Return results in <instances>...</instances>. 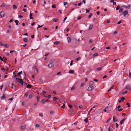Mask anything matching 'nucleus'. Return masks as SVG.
<instances>
[{
	"mask_svg": "<svg viewBox=\"0 0 131 131\" xmlns=\"http://www.w3.org/2000/svg\"><path fill=\"white\" fill-rule=\"evenodd\" d=\"M16 80L18 81V82L19 83H20L21 84L23 85V80L21 79H19L18 78H16Z\"/></svg>",
	"mask_w": 131,
	"mask_h": 131,
	"instance_id": "nucleus-1",
	"label": "nucleus"
},
{
	"mask_svg": "<svg viewBox=\"0 0 131 131\" xmlns=\"http://www.w3.org/2000/svg\"><path fill=\"white\" fill-rule=\"evenodd\" d=\"M94 87L92 86H89L88 87L87 90L88 91H90L93 89Z\"/></svg>",
	"mask_w": 131,
	"mask_h": 131,
	"instance_id": "nucleus-2",
	"label": "nucleus"
},
{
	"mask_svg": "<svg viewBox=\"0 0 131 131\" xmlns=\"http://www.w3.org/2000/svg\"><path fill=\"white\" fill-rule=\"evenodd\" d=\"M48 66L50 68H51L53 66V63L51 62H50L49 64H48Z\"/></svg>",
	"mask_w": 131,
	"mask_h": 131,
	"instance_id": "nucleus-3",
	"label": "nucleus"
},
{
	"mask_svg": "<svg viewBox=\"0 0 131 131\" xmlns=\"http://www.w3.org/2000/svg\"><path fill=\"white\" fill-rule=\"evenodd\" d=\"M125 88L129 90H130L131 89V86L129 85H127L126 86Z\"/></svg>",
	"mask_w": 131,
	"mask_h": 131,
	"instance_id": "nucleus-4",
	"label": "nucleus"
},
{
	"mask_svg": "<svg viewBox=\"0 0 131 131\" xmlns=\"http://www.w3.org/2000/svg\"><path fill=\"white\" fill-rule=\"evenodd\" d=\"M128 14V11L127 10L125 11L123 13V14L124 15V16H125L126 15H127Z\"/></svg>",
	"mask_w": 131,
	"mask_h": 131,
	"instance_id": "nucleus-5",
	"label": "nucleus"
},
{
	"mask_svg": "<svg viewBox=\"0 0 131 131\" xmlns=\"http://www.w3.org/2000/svg\"><path fill=\"white\" fill-rule=\"evenodd\" d=\"M123 7H124L126 9H129L130 7V5H128V6L126 5H124L123 6Z\"/></svg>",
	"mask_w": 131,
	"mask_h": 131,
	"instance_id": "nucleus-6",
	"label": "nucleus"
},
{
	"mask_svg": "<svg viewBox=\"0 0 131 131\" xmlns=\"http://www.w3.org/2000/svg\"><path fill=\"white\" fill-rule=\"evenodd\" d=\"M4 13L3 11L2 12L0 13V15L1 17H3L4 16Z\"/></svg>",
	"mask_w": 131,
	"mask_h": 131,
	"instance_id": "nucleus-7",
	"label": "nucleus"
},
{
	"mask_svg": "<svg viewBox=\"0 0 131 131\" xmlns=\"http://www.w3.org/2000/svg\"><path fill=\"white\" fill-rule=\"evenodd\" d=\"M93 25L92 24H91L90 26L89 30H91L93 27Z\"/></svg>",
	"mask_w": 131,
	"mask_h": 131,
	"instance_id": "nucleus-8",
	"label": "nucleus"
},
{
	"mask_svg": "<svg viewBox=\"0 0 131 131\" xmlns=\"http://www.w3.org/2000/svg\"><path fill=\"white\" fill-rule=\"evenodd\" d=\"M67 40L68 43H70L71 41V39L69 37H68L67 38Z\"/></svg>",
	"mask_w": 131,
	"mask_h": 131,
	"instance_id": "nucleus-9",
	"label": "nucleus"
},
{
	"mask_svg": "<svg viewBox=\"0 0 131 131\" xmlns=\"http://www.w3.org/2000/svg\"><path fill=\"white\" fill-rule=\"evenodd\" d=\"M69 73L70 74H73L74 73V71L73 70H70L69 71Z\"/></svg>",
	"mask_w": 131,
	"mask_h": 131,
	"instance_id": "nucleus-10",
	"label": "nucleus"
},
{
	"mask_svg": "<svg viewBox=\"0 0 131 131\" xmlns=\"http://www.w3.org/2000/svg\"><path fill=\"white\" fill-rule=\"evenodd\" d=\"M126 119V118H125L123 119L120 122V124H124V121Z\"/></svg>",
	"mask_w": 131,
	"mask_h": 131,
	"instance_id": "nucleus-11",
	"label": "nucleus"
},
{
	"mask_svg": "<svg viewBox=\"0 0 131 131\" xmlns=\"http://www.w3.org/2000/svg\"><path fill=\"white\" fill-rule=\"evenodd\" d=\"M117 120H116V119L115 118V116H114L113 117V122H117Z\"/></svg>",
	"mask_w": 131,
	"mask_h": 131,
	"instance_id": "nucleus-12",
	"label": "nucleus"
},
{
	"mask_svg": "<svg viewBox=\"0 0 131 131\" xmlns=\"http://www.w3.org/2000/svg\"><path fill=\"white\" fill-rule=\"evenodd\" d=\"M123 8H121L119 9V13H122L123 12Z\"/></svg>",
	"mask_w": 131,
	"mask_h": 131,
	"instance_id": "nucleus-13",
	"label": "nucleus"
},
{
	"mask_svg": "<svg viewBox=\"0 0 131 131\" xmlns=\"http://www.w3.org/2000/svg\"><path fill=\"white\" fill-rule=\"evenodd\" d=\"M94 82L92 81H91L89 83V86H92V85L93 84Z\"/></svg>",
	"mask_w": 131,
	"mask_h": 131,
	"instance_id": "nucleus-14",
	"label": "nucleus"
},
{
	"mask_svg": "<svg viewBox=\"0 0 131 131\" xmlns=\"http://www.w3.org/2000/svg\"><path fill=\"white\" fill-rule=\"evenodd\" d=\"M12 86L11 87V88H16V85H15L13 83H12Z\"/></svg>",
	"mask_w": 131,
	"mask_h": 131,
	"instance_id": "nucleus-15",
	"label": "nucleus"
},
{
	"mask_svg": "<svg viewBox=\"0 0 131 131\" xmlns=\"http://www.w3.org/2000/svg\"><path fill=\"white\" fill-rule=\"evenodd\" d=\"M23 41L24 42H28V40H27V39L26 38H24L23 39Z\"/></svg>",
	"mask_w": 131,
	"mask_h": 131,
	"instance_id": "nucleus-16",
	"label": "nucleus"
},
{
	"mask_svg": "<svg viewBox=\"0 0 131 131\" xmlns=\"http://www.w3.org/2000/svg\"><path fill=\"white\" fill-rule=\"evenodd\" d=\"M32 86L31 85L28 84L27 86V88H30L32 87Z\"/></svg>",
	"mask_w": 131,
	"mask_h": 131,
	"instance_id": "nucleus-17",
	"label": "nucleus"
},
{
	"mask_svg": "<svg viewBox=\"0 0 131 131\" xmlns=\"http://www.w3.org/2000/svg\"><path fill=\"white\" fill-rule=\"evenodd\" d=\"M5 98V97L4 94H3V96L1 97V100H4Z\"/></svg>",
	"mask_w": 131,
	"mask_h": 131,
	"instance_id": "nucleus-18",
	"label": "nucleus"
},
{
	"mask_svg": "<svg viewBox=\"0 0 131 131\" xmlns=\"http://www.w3.org/2000/svg\"><path fill=\"white\" fill-rule=\"evenodd\" d=\"M15 23H16V25H18V24L19 23V21L18 20H16L14 21Z\"/></svg>",
	"mask_w": 131,
	"mask_h": 131,
	"instance_id": "nucleus-19",
	"label": "nucleus"
},
{
	"mask_svg": "<svg viewBox=\"0 0 131 131\" xmlns=\"http://www.w3.org/2000/svg\"><path fill=\"white\" fill-rule=\"evenodd\" d=\"M84 121L86 123H88V118H87L85 119H84Z\"/></svg>",
	"mask_w": 131,
	"mask_h": 131,
	"instance_id": "nucleus-20",
	"label": "nucleus"
},
{
	"mask_svg": "<svg viewBox=\"0 0 131 131\" xmlns=\"http://www.w3.org/2000/svg\"><path fill=\"white\" fill-rule=\"evenodd\" d=\"M32 14L31 13H30L29 14V18L31 19H33V18L32 17Z\"/></svg>",
	"mask_w": 131,
	"mask_h": 131,
	"instance_id": "nucleus-21",
	"label": "nucleus"
},
{
	"mask_svg": "<svg viewBox=\"0 0 131 131\" xmlns=\"http://www.w3.org/2000/svg\"><path fill=\"white\" fill-rule=\"evenodd\" d=\"M45 102V100L44 99H42L41 101V102L43 104H44Z\"/></svg>",
	"mask_w": 131,
	"mask_h": 131,
	"instance_id": "nucleus-22",
	"label": "nucleus"
},
{
	"mask_svg": "<svg viewBox=\"0 0 131 131\" xmlns=\"http://www.w3.org/2000/svg\"><path fill=\"white\" fill-rule=\"evenodd\" d=\"M98 53H95L93 55V57H96V56H98Z\"/></svg>",
	"mask_w": 131,
	"mask_h": 131,
	"instance_id": "nucleus-23",
	"label": "nucleus"
},
{
	"mask_svg": "<svg viewBox=\"0 0 131 131\" xmlns=\"http://www.w3.org/2000/svg\"><path fill=\"white\" fill-rule=\"evenodd\" d=\"M120 6L119 5H118L117 6L116 9L117 10H118L119 9H120Z\"/></svg>",
	"mask_w": 131,
	"mask_h": 131,
	"instance_id": "nucleus-24",
	"label": "nucleus"
},
{
	"mask_svg": "<svg viewBox=\"0 0 131 131\" xmlns=\"http://www.w3.org/2000/svg\"><path fill=\"white\" fill-rule=\"evenodd\" d=\"M2 59H3V60H4V62H6V60H7V59L5 57H3V58Z\"/></svg>",
	"mask_w": 131,
	"mask_h": 131,
	"instance_id": "nucleus-25",
	"label": "nucleus"
},
{
	"mask_svg": "<svg viewBox=\"0 0 131 131\" xmlns=\"http://www.w3.org/2000/svg\"><path fill=\"white\" fill-rule=\"evenodd\" d=\"M108 131H113V130L111 128L109 127L108 129Z\"/></svg>",
	"mask_w": 131,
	"mask_h": 131,
	"instance_id": "nucleus-26",
	"label": "nucleus"
},
{
	"mask_svg": "<svg viewBox=\"0 0 131 131\" xmlns=\"http://www.w3.org/2000/svg\"><path fill=\"white\" fill-rule=\"evenodd\" d=\"M59 43V42L57 41H56L54 42V44L56 45H58Z\"/></svg>",
	"mask_w": 131,
	"mask_h": 131,
	"instance_id": "nucleus-27",
	"label": "nucleus"
},
{
	"mask_svg": "<svg viewBox=\"0 0 131 131\" xmlns=\"http://www.w3.org/2000/svg\"><path fill=\"white\" fill-rule=\"evenodd\" d=\"M22 74V71L19 72L17 74V75H20V74Z\"/></svg>",
	"mask_w": 131,
	"mask_h": 131,
	"instance_id": "nucleus-28",
	"label": "nucleus"
},
{
	"mask_svg": "<svg viewBox=\"0 0 131 131\" xmlns=\"http://www.w3.org/2000/svg\"><path fill=\"white\" fill-rule=\"evenodd\" d=\"M108 109V107H107L105 109H104L103 111H104V112H105L107 111V109Z\"/></svg>",
	"mask_w": 131,
	"mask_h": 131,
	"instance_id": "nucleus-29",
	"label": "nucleus"
},
{
	"mask_svg": "<svg viewBox=\"0 0 131 131\" xmlns=\"http://www.w3.org/2000/svg\"><path fill=\"white\" fill-rule=\"evenodd\" d=\"M28 94V92H26L24 94V96H25L26 97L27 96Z\"/></svg>",
	"mask_w": 131,
	"mask_h": 131,
	"instance_id": "nucleus-30",
	"label": "nucleus"
},
{
	"mask_svg": "<svg viewBox=\"0 0 131 131\" xmlns=\"http://www.w3.org/2000/svg\"><path fill=\"white\" fill-rule=\"evenodd\" d=\"M43 26V25H42L41 26H40V25H38V27H37V30H38V28H40V27Z\"/></svg>",
	"mask_w": 131,
	"mask_h": 131,
	"instance_id": "nucleus-31",
	"label": "nucleus"
},
{
	"mask_svg": "<svg viewBox=\"0 0 131 131\" xmlns=\"http://www.w3.org/2000/svg\"><path fill=\"white\" fill-rule=\"evenodd\" d=\"M36 97L37 99V101L38 102L40 99V97L39 96H37Z\"/></svg>",
	"mask_w": 131,
	"mask_h": 131,
	"instance_id": "nucleus-32",
	"label": "nucleus"
},
{
	"mask_svg": "<svg viewBox=\"0 0 131 131\" xmlns=\"http://www.w3.org/2000/svg\"><path fill=\"white\" fill-rule=\"evenodd\" d=\"M4 46L6 48H8L9 47V46L8 45L6 44L4 45Z\"/></svg>",
	"mask_w": 131,
	"mask_h": 131,
	"instance_id": "nucleus-33",
	"label": "nucleus"
},
{
	"mask_svg": "<svg viewBox=\"0 0 131 131\" xmlns=\"http://www.w3.org/2000/svg\"><path fill=\"white\" fill-rule=\"evenodd\" d=\"M58 19L57 18H54L53 20V21L54 22H56L58 21Z\"/></svg>",
	"mask_w": 131,
	"mask_h": 131,
	"instance_id": "nucleus-34",
	"label": "nucleus"
},
{
	"mask_svg": "<svg viewBox=\"0 0 131 131\" xmlns=\"http://www.w3.org/2000/svg\"><path fill=\"white\" fill-rule=\"evenodd\" d=\"M102 68L101 67L97 69L96 70L97 71H100L102 69Z\"/></svg>",
	"mask_w": 131,
	"mask_h": 131,
	"instance_id": "nucleus-35",
	"label": "nucleus"
},
{
	"mask_svg": "<svg viewBox=\"0 0 131 131\" xmlns=\"http://www.w3.org/2000/svg\"><path fill=\"white\" fill-rule=\"evenodd\" d=\"M5 6V4L4 3L2 4L1 5V7H4Z\"/></svg>",
	"mask_w": 131,
	"mask_h": 131,
	"instance_id": "nucleus-36",
	"label": "nucleus"
},
{
	"mask_svg": "<svg viewBox=\"0 0 131 131\" xmlns=\"http://www.w3.org/2000/svg\"><path fill=\"white\" fill-rule=\"evenodd\" d=\"M125 98L123 97H122L121 98V100H122V101H124L125 100Z\"/></svg>",
	"mask_w": 131,
	"mask_h": 131,
	"instance_id": "nucleus-37",
	"label": "nucleus"
},
{
	"mask_svg": "<svg viewBox=\"0 0 131 131\" xmlns=\"http://www.w3.org/2000/svg\"><path fill=\"white\" fill-rule=\"evenodd\" d=\"M53 113H54V111H53L51 110V111H50V114H53Z\"/></svg>",
	"mask_w": 131,
	"mask_h": 131,
	"instance_id": "nucleus-38",
	"label": "nucleus"
},
{
	"mask_svg": "<svg viewBox=\"0 0 131 131\" xmlns=\"http://www.w3.org/2000/svg\"><path fill=\"white\" fill-rule=\"evenodd\" d=\"M52 7L53 8H56V5H55L54 4L52 5Z\"/></svg>",
	"mask_w": 131,
	"mask_h": 131,
	"instance_id": "nucleus-39",
	"label": "nucleus"
},
{
	"mask_svg": "<svg viewBox=\"0 0 131 131\" xmlns=\"http://www.w3.org/2000/svg\"><path fill=\"white\" fill-rule=\"evenodd\" d=\"M113 86H112V87L110 89H109L108 90V92H110L112 89H113Z\"/></svg>",
	"mask_w": 131,
	"mask_h": 131,
	"instance_id": "nucleus-40",
	"label": "nucleus"
},
{
	"mask_svg": "<svg viewBox=\"0 0 131 131\" xmlns=\"http://www.w3.org/2000/svg\"><path fill=\"white\" fill-rule=\"evenodd\" d=\"M13 7L14 9H15L17 8L16 6L14 5H13Z\"/></svg>",
	"mask_w": 131,
	"mask_h": 131,
	"instance_id": "nucleus-41",
	"label": "nucleus"
},
{
	"mask_svg": "<svg viewBox=\"0 0 131 131\" xmlns=\"http://www.w3.org/2000/svg\"><path fill=\"white\" fill-rule=\"evenodd\" d=\"M57 99V98L56 97H54L53 98V101H55Z\"/></svg>",
	"mask_w": 131,
	"mask_h": 131,
	"instance_id": "nucleus-42",
	"label": "nucleus"
},
{
	"mask_svg": "<svg viewBox=\"0 0 131 131\" xmlns=\"http://www.w3.org/2000/svg\"><path fill=\"white\" fill-rule=\"evenodd\" d=\"M54 61V59H52L51 60L50 62H52V63H53V62Z\"/></svg>",
	"mask_w": 131,
	"mask_h": 131,
	"instance_id": "nucleus-43",
	"label": "nucleus"
},
{
	"mask_svg": "<svg viewBox=\"0 0 131 131\" xmlns=\"http://www.w3.org/2000/svg\"><path fill=\"white\" fill-rule=\"evenodd\" d=\"M127 105L128 107H130V104L129 103H127Z\"/></svg>",
	"mask_w": 131,
	"mask_h": 131,
	"instance_id": "nucleus-44",
	"label": "nucleus"
},
{
	"mask_svg": "<svg viewBox=\"0 0 131 131\" xmlns=\"http://www.w3.org/2000/svg\"><path fill=\"white\" fill-rule=\"evenodd\" d=\"M25 127L24 126H21V129L23 130L24 129Z\"/></svg>",
	"mask_w": 131,
	"mask_h": 131,
	"instance_id": "nucleus-45",
	"label": "nucleus"
},
{
	"mask_svg": "<svg viewBox=\"0 0 131 131\" xmlns=\"http://www.w3.org/2000/svg\"><path fill=\"white\" fill-rule=\"evenodd\" d=\"M111 119V118H110L106 121V123H107L108 122H109L110 121Z\"/></svg>",
	"mask_w": 131,
	"mask_h": 131,
	"instance_id": "nucleus-46",
	"label": "nucleus"
},
{
	"mask_svg": "<svg viewBox=\"0 0 131 131\" xmlns=\"http://www.w3.org/2000/svg\"><path fill=\"white\" fill-rule=\"evenodd\" d=\"M67 17H65L64 18V20H63V23H64L65 21V20H66V19H67Z\"/></svg>",
	"mask_w": 131,
	"mask_h": 131,
	"instance_id": "nucleus-47",
	"label": "nucleus"
},
{
	"mask_svg": "<svg viewBox=\"0 0 131 131\" xmlns=\"http://www.w3.org/2000/svg\"><path fill=\"white\" fill-rule=\"evenodd\" d=\"M111 110V108H109L108 107V109H107V111H110Z\"/></svg>",
	"mask_w": 131,
	"mask_h": 131,
	"instance_id": "nucleus-48",
	"label": "nucleus"
},
{
	"mask_svg": "<svg viewBox=\"0 0 131 131\" xmlns=\"http://www.w3.org/2000/svg\"><path fill=\"white\" fill-rule=\"evenodd\" d=\"M92 14H90L89 16V17H88L89 18H90L92 16Z\"/></svg>",
	"mask_w": 131,
	"mask_h": 131,
	"instance_id": "nucleus-49",
	"label": "nucleus"
},
{
	"mask_svg": "<svg viewBox=\"0 0 131 131\" xmlns=\"http://www.w3.org/2000/svg\"><path fill=\"white\" fill-rule=\"evenodd\" d=\"M1 70L3 71H4L5 70V69L4 68H1Z\"/></svg>",
	"mask_w": 131,
	"mask_h": 131,
	"instance_id": "nucleus-50",
	"label": "nucleus"
},
{
	"mask_svg": "<svg viewBox=\"0 0 131 131\" xmlns=\"http://www.w3.org/2000/svg\"><path fill=\"white\" fill-rule=\"evenodd\" d=\"M123 110V108H120V109H119L118 110V111H119V112H120L121 111Z\"/></svg>",
	"mask_w": 131,
	"mask_h": 131,
	"instance_id": "nucleus-51",
	"label": "nucleus"
},
{
	"mask_svg": "<svg viewBox=\"0 0 131 131\" xmlns=\"http://www.w3.org/2000/svg\"><path fill=\"white\" fill-rule=\"evenodd\" d=\"M129 77L131 78V72H130V71H129Z\"/></svg>",
	"mask_w": 131,
	"mask_h": 131,
	"instance_id": "nucleus-52",
	"label": "nucleus"
},
{
	"mask_svg": "<svg viewBox=\"0 0 131 131\" xmlns=\"http://www.w3.org/2000/svg\"><path fill=\"white\" fill-rule=\"evenodd\" d=\"M36 126L37 127H38L39 126V125L38 124H37L36 125Z\"/></svg>",
	"mask_w": 131,
	"mask_h": 131,
	"instance_id": "nucleus-53",
	"label": "nucleus"
},
{
	"mask_svg": "<svg viewBox=\"0 0 131 131\" xmlns=\"http://www.w3.org/2000/svg\"><path fill=\"white\" fill-rule=\"evenodd\" d=\"M75 89L74 87L73 86H72V88L71 89V90H74Z\"/></svg>",
	"mask_w": 131,
	"mask_h": 131,
	"instance_id": "nucleus-54",
	"label": "nucleus"
},
{
	"mask_svg": "<svg viewBox=\"0 0 131 131\" xmlns=\"http://www.w3.org/2000/svg\"><path fill=\"white\" fill-rule=\"evenodd\" d=\"M92 109H93V108H91V109H90V111H89L88 113V114H89L90 112L92 110Z\"/></svg>",
	"mask_w": 131,
	"mask_h": 131,
	"instance_id": "nucleus-55",
	"label": "nucleus"
},
{
	"mask_svg": "<svg viewBox=\"0 0 131 131\" xmlns=\"http://www.w3.org/2000/svg\"><path fill=\"white\" fill-rule=\"evenodd\" d=\"M32 97V96L31 95H29V99L31 98Z\"/></svg>",
	"mask_w": 131,
	"mask_h": 131,
	"instance_id": "nucleus-56",
	"label": "nucleus"
},
{
	"mask_svg": "<svg viewBox=\"0 0 131 131\" xmlns=\"http://www.w3.org/2000/svg\"><path fill=\"white\" fill-rule=\"evenodd\" d=\"M80 59V58H77L76 59H75V60L76 61H78V60H79Z\"/></svg>",
	"mask_w": 131,
	"mask_h": 131,
	"instance_id": "nucleus-57",
	"label": "nucleus"
},
{
	"mask_svg": "<svg viewBox=\"0 0 131 131\" xmlns=\"http://www.w3.org/2000/svg\"><path fill=\"white\" fill-rule=\"evenodd\" d=\"M115 125H116V128H118V124L116 123Z\"/></svg>",
	"mask_w": 131,
	"mask_h": 131,
	"instance_id": "nucleus-58",
	"label": "nucleus"
},
{
	"mask_svg": "<svg viewBox=\"0 0 131 131\" xmlns=\"http://www.w3.org/2000/svg\"><path fill=\"white\" fill-rule=\"evenodd\" d=\"M39 115L42 117L43 116V114L39 113Z\"/></svg>",
	"mask_w": 131,
	"mask_h": 131,
	"instance_id": "nucleus-59",
	"label": "nucleus"
},
{
	"mask_svg": "<svg viewBox=\"0 0 131 131\" xmlns=\"http://www.w3.org/2000/svg\"><path fill=\"white\" fill-rule=\"evenodd\" d=\"M3 85H2V86H1V87H0V89L1 90V91H2V89L3 87Z\"/></svg>",
	"mask_w": 131,
	"mask_h": 131,
	"instance_id": "nucleus-60",
	"label": "nucleus"
},
{
	"mask_svg": "<svg viewBox=\"0 0 131 131\" xmlns=\"http://www.w3.org/2000/svg\"><path fill=\"white\" fill-rule=\"evenodd\" d=\"M82 2L84 3V4H85L86 1L85 0H83L82 1Z\"/></svg>",
	"mask_w": 131,
	"mask_h": 131,
	"instance_id": "nucleus-61",
	"label": "nucleus"
},
{
	"mask_svg": "<svg viewBox=\"0 0 131 131\" xmlns=\"http://www.w3.org/2000/svg\"><path fill=\"white\" fill-rule=\"evenodd\" d=\"M117 33V31H115L114 33H113V34L114 35H115Z\"/></svg>",
	"mask_w": 131,
	"mask_h": 131,
	"instance_id": "nucleus-62",
	"label": "nucleus"
},
{
	"mask_svg": "<svg viewBox=\"0 0 131 131\" xmlns=\"http://www.w3.org/2000/svg\"><path fill=\"white\" fill-rule=\"evenodd\" d=\"M49 54V53H46L45 54V56H47Z\"/></svg>",
	"mask_w": 131,
	"mask_h": 131,
	"instance_id": "nucleus-63",
	"label": "nucleus"
},
{
	"mask_svg": "<svg viewBox=\"0 0 131 131\" xmlns=\"http://www.w3.org/2000/svg\"><path fill=\"white\" fill-rule=\"evenodd\" d=\"M84 85V83H82L81 84V85H80V86H83Z\"/></svg>",
	"mask_w": 131,
	"mask_h": 131,
	"instance_id": "nucleus-64",
	"label": "nucleus"
}]
</instances>
